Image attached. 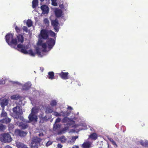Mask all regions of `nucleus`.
Instances as JSON below:
<instances>
[{"label": "nucleus", "instance_id": "a878e982", "mask_svg": "<svg viewBox=\"0 0 148 148\" xmlns=\"http://www.w3.org/2000/svg\"><path fill=\"white\" fill-rule=\"evenodd\" d=\"M11 98L12 99L17 100L21 98V97L18 95H16L11 96Z\"/></svg>", "mask_w": 148, "mask_h": 148}, {"label": "nucleus", "instance_id": "052dcab7", "mask_svg": "<svg viewBox=\"0 0 148 148\" xmlns=\"http://www.w3.org/2000/svg\"><path fill=\"white\" fill-rule=\"evenodd\" d=\"M68 109L70 110H72V108L71 106H68Z\"/></svg>", "mask_w": 148, "mask_h": 148}, {"label": "nucleus", "instance_id": "6e6d98bb", "mask_svg": "<svg viewBox=\"0 0 148 148\" xmlns=\"http://www.w3.org/2000/svg\"><path fill=\"white\" fill-rule=\"evenodd\" d=\"M62 146L60 144H58V148H62Z\"/></svg>", "mask_w": 148, "mask_h": 148}, {"label": "nucleus", "instance_id": "6ab92c4d", "mask_svg": "<svg viewBox=\"0 0 148 148\" xmlns=\"http://www.w3.org/2000/svg\"><path fill=\"white\" fill-rule=\"evenodd\" d=\"M16 145L18 148H28L26 145L22 143L17 142Z\"/></svg>", "mask_w": 148, "mask_h": 148}, {"label": "nucleus", "instance_id": "9b49d317", "mask_svg": "<svg viewBox=\"0 0 148 148\" xmlns=\"http://www.w3.org/2000/svg\"><path fill=\"white\" fill-rule=\"evenodd\" d=\"M40 8L43 14H47L49 11V8L48 7L45 5H42L40 7Z\"/></svg>", "mask_w": 148, "mask_h": 148}, {"label": "nucleus", "instance_id": "a18cd8bd", "mask_svg": "<svg viewBox=\"0 0 148 148\" xmlns=\"http://www.w3.org/2000/svg\"><path fill=\"white\" fill-rule=\"evenodd\" d=\"M52 143L53 142L51 141H49L46 144V146L47 147H48L51 145Z\"/></svg>", "mask_w": 148, "mask_h": 148}, {"label": "nucleus", "instance_id": "603ef678", "mask_svg": "<svg viewBox=\"0 0 148 148\" xmlns=\"http://www.w3.org/2000/svg\"><path fill=\"white\" fill-rule=\"evenodd\" d=\"M17 47L18 48L22 49V48H23V46L22 45L19 44L17 45Z\"/></svg>", "mask_w": 148, "mask_h": 148}, {"label": "nucleus", "instance_id": "0eeeda50", "mask_svg": "<svg viewBox=\"0 0 148 148\" xmlns=\"http://www.w3.org/2000/svg\"><path fill=\"white\" fill-rule=\"evenodd\" d=\"M48 48L50 49H52L55 44V40L52 38H49L46 42Z\"/></svg>", "mask_w": 148, "mask_h": 148}, {"label": "nucleus", "instance_id": "c03bdc74", "mask_svg": "<svg viewBox=\"0 0 148 148\" xmlns=\"http://www.w3.org/2000/svg\"><path fill=\"white\" fill-rule=\"evenodd\" d=\"M140 143L142 146L145 147L146 145V141H144L143 140H141L140 142Z\"/></svg>", "mask_w": 148, "mask_h": 148}, {"label": "nucleus", "instance_id": "680f3d73", "mask_svg": "<svg viewBox=\"0 0 148 148\" xmlns=\"http://www.w3.org/2000/svg\"><path fill=\"white\" fill-rule=\"evenodd\" d=\"M3 82H4V81H0V84H3Z\"/></svg>", "mask_w": 148, "mask_h": 148}, {"label": "nucleus", "instance_id": "f8f14e48", "mask_svg": "<svg viewBox=\"0 0 148 148\" xmlns=\"http://www.w3.org/2000/svg\"><path fill=\"white\" fill-rule=\"evenodd\" d=\"M40 121L39 123H43L45 122H47L48 121L47 117L46 116L43 117L42 115L39 116Z\"/></svg>", "mask_w": 148, "mask_h": 148}, {"label": "nucleus", "instance_id": "f03ea898", "mask_svg": "<svg viewBox=\"0 0 148 148\" xmlns=\"http://www.w3.org/2000/svg\"><path fill=\"white\" fill-rule=\"evenodd\" d=\"M12 138L8 133H4L0 135V140L4 143H9L11 141Z\"/></svg>", "mask_w": 148, "mask_h": 148}, {"label": "nucleus", "instance_id": "20e7f679", "mask_svg": "<svg viewBox=\"0 0 148 148\" xmlns=\"http://www.w3.org/2000/svg\"><path fill=\"white\" fill-rule=\"evenodd\" d=\"M41 140L42 139L41 138L37 137H33L31 144V147L34 148V147H38V145L39 144Z\"/></svg>", "mask_w": 148, "mask_h": 148}, {"label": "nucleus", "instance_id": "79ce46f5", "mask_svg": "<svg viewBox=\"0 0 148 148\" xmlns=\"http://www.w3.org/2000/svg\"><path fill=\"white\" fill-rule=\"evenodd\" d=\"M45 112L47 113H51L52 112L53 110L50 108H47Z\"/></svg>", "mask_w": 148, "mask_h": 148}, {"label": "nucleus", "instance_id": "de8ad7c7", "mask_svg": "<svg viewBox=\"0 0 148 148\" xmlns=\"http://www.w3.org/2000/svg\"><path fill=\"white\" fill-rule=\"evenodd\" d=\"M36 53L38 54V55H40L41 54V52L40 51V50L38 48H36Z\"/></svg>", "mask_w": 148, "mask_h": 148}, {"label": "nucleus", "instance_id": "423d86ee", "mask_svg": "<svg viewBox=\"0 0 148 148\" xmlns=\"http://www.w3.org/2000/svg\"><path fill=\"white\" fill-rule=\"evenodd\" d=\"M14 133L17 136L23 137L25 136L27 134V132L23 131L19 129H16L15 130Z\"/></svg>", "mask_w": 148, "mask_h": 148}, {"label": "nucleus", "instance_id": "5701e85b", "mask_svg": "<svg viewBox=\"0 0 148 148\" xmlns=\"http://www.w3.org/2000/svg\"><path fill=\"white\" fill-rule=\"evenodd\" d=\"M78 138V136H72V138L71 140L69 141V143L72 144H74L75 143V141Z\"/></svg>", "mask_w": 148, "mask_h": 148}, {"label": "nucleus", "instance_id": "6e6552de", "mask_svg": "<svg viewBox=\"0 0 148 148\" xmlns=\"http://www.w3.org/2000/svg\"><path fill=\"white\" fill-rule=\"evenodd\" d=\"M40 35L43 39H47L49 37V31L45 29H43L41 31Z\"/></svg>", "mask_w": 148, "mask_h": 148}, {"label": "nucleus", "instance_id": "f704fd0d", "mask_svg": "<svg viewBox=\"0 0 148 148\" xmlns=\"http://www.w3.org/2000/svg\"><path fill=\"white\" fill-rule=\"evenodd\" d=\"M27 51L28 54H29L32 56H34L35 55V53L34 52L32 49H30Z\"/></svg>", "mask_w": 148, "mask_h": 148}, {"label": "nucleus", "instance_id": "bf43d9fd", "mask_svg": "<svg viewBox=\"0 0 148 148\" xmlns=\"http://www.w3.org/2000/svg\"><path fill=\"white\" fill-rule=\"evenodd\" d=\"M5 148H12V147L9 145H7L5 147Z\"/></svg>", "mask_w": 148, "mask_h": 148}, {"label": "nucleus", "instance_id": "2f4dec72", "mask_svg": "<svg viewBox=\"0 0 148 148\" xmlns=\"http://www.w3.org/2000/svg\"><path fill=\"white\" fill-rule=\"evenodd\" d=\"M6 128V126L2 124H0V131H3Z\"/></svg>", "mask_w": 148, "mask_h": 148}, {"label": "nucleus", "instance_id": "13d9d810", "mask_svg": "<svg viewBox=\"0 0 148 148\" xmlns=\"http://www.w3.org/2000/svg\"><path fill=\"white\" fill-rule=\"evenodd\" d=\"M44 134L43 133H40L39 134L38 136H44Z\"/></svg>", "mask_w": 148, "mask_h": 148}, {"label": "nucleus", "instance_id": "bb28decb", "mask_svg": "<svg viewBox=\"0 0 148 148\" xmlns=\"http://www.w3.org/2000/svg\"><path fill=\"white\" fill-rule=\"evenodd\" d=\"M38 112V109L37 108L34 107L32 109V111L31 113H33L34 114H37Z\"/></svg>", "mask_w": 148, "mask_h": 148}, {"label": "nucleus", "instance_id": "473e14b6", "mask_svg": "<svg viewBox=\"0 0 148 148\" xmlns=\"http://www.w3.org/2000/svg\"><path fill=\"white\" fill-rule=\"evenodd\" d=\"M47 43H43L41 46L44 49L43 50V51L44 52H46V48H47Z\"/></svg>", "mask_w": 148, "mask_h": 148}, {"label": "nucleus", "instance_id": "7ed1b4c3", "mask_svg": "<svg viewBox=\"0 0 148 148\" xmlns=\"http://www.w3.org/2000/svg\"><path fill=\"white\" fill-rule=\"evenodd\" d=\"M12 111L14 114H15V118L16 119H18L20 116L23 114L22 109L18 106L13 108L12 109Z\"/></svg>", "mask_w": 148, "mask_h": 148}, {"label": "nucleus", "instance_id": "393cba45", "mask_svg": "<svg viewBox=\"0 0 148 148\" xmlns=\"http://www.w3.org/2000/svg\"><path fill=\"white\" fill-rule=\"evenodd\" d=\"M58 140L60 141L62 143H65L66 141V138L64 136H62L60 137L59 138Z\"/></svg>", "mask_w": 148, "mask_h": 148}, {"label": "nucleus", "instance_id": "c9c22d12", "mask_svg": "<svg viewBox=\"0 0 148 148\" xmlns=\"http://www.w3.org/2000/svg\"><path fill=\"white\" fill-rule=\"evenodd\" d=\"M49 34L51 37H54L56 36V34L51 30L49 31Z\"/></svg>", "mask_w": 148, "mask_h": 148}, {"label": "nucleus", "instance_id": "58836bf2", "mask_svg": "<svg viewBox=\"0 0 148 148\" xmlns=\"http://www.w3.org/2000/svg\"><path fill=\"white\" fill-rule=\"evenodd\" d=\"M51 4L52 5L54 6H57V3L56 2V0H51Z\"/></svg>", "mask_w": 148, "mask_h": 148}, {"label": "nucleus", "instance_id": "f3484780", "mask_svg": "<svg viewBox=\"0 0 148 148\" xmlns=\"http://www.w3.org/2000/svg\"><path fill=\"white\" fill-rule=\"evenodd\" d=\"M19 126L21 127L22 129L24 130L27 128L28 127L29 125L26 123H23L21 122L19 123Z\"/></svg>", "mask_w": 148, "mask_h": 148}, {"label": "nucleus", "instance_id": "4c0bfd02", "mask_svg": "<svg viewBox=\"0 0 148 148\" xmlns=\"http://www.w3.org/2000/svg\"><path fill=\"white\" fill-rule=\"evenodd\" d=\"M108 140L112 143V144L113 145H116V147L117 146L115 142L113 140L112 138H108Z\"/></svg>", "mask_w": 148, "mask_h": 148}, {"label": "nucleus", "instance_id": "9d476101", "mask_svg": "<svg viewBox=\"0 0 148 148\" xmlns=\"http://www.w3.org/2000/svg\"><path fill=\"white\" fill-rule=\"evenodd\" d=\"M60 77L62 79H69V73L68 72H62L58 74Z\"/></svg>", "mask_w": 148, "mask_h": 148}, {"label": "nucleus", "instance_id": "49530a36", "mask_svg": "<svg viewBox=\"0 0 148 148\" xmlns=\"http://www.w3.org/2000/svg\"><path fill=\"white\" fill-rule=\"evenodd\" d=\"M23 30L26 32H28V30L27 27L26 26H24L23 28Z\"/></svg>", "mask_w": 148, "mask_h": 148}, {"label": "nucleus", "instance_id": "4468645a", "mask_svg": "<svg viewBox=\"0 0 148 148\" xmlns=\"http://www.w3.org/2000/svg\"><path fill=\"white\" fill-rule=\"evenodd\" d=\"M17 43H22L24 41V38L23 35L21 34H18L17 35Z\"/></svg>", "mask_w": 148, "mask_h": 148}, {"label": "nucleus", "instance_id": "4be33fe9", "mask_svg": "<svg viewBox=\"0 0 148 148\" xmlns=\"http://www.w3.org/2000/svg\"><path fill=\"white\" fill-rule=\"evenodd\" d=\"M48 78L51 79H54V74L53 72H49L48 73Z\"/></svg>", "mask_w": 148, "mask_h": 148}, {"label": "nucleus", "instance_id": "39448f33", "mask_svg": "<svg viewBox=\"0 0 148 148\" xmlns=\"http://www.w3.org/2000/svg\"><path fill=\"white\" fill-rule=\"evenodd\" d=\"M51 25L53 27L56 32H58L59 29V21L57 18L52 20L51 21Z\"/></svg>", "mask_w": 148, "mask_h": 148}, {"label": "nucleus", "instance_id": "37998d69", "mask_svg": "<svg viewBox=\"0 0 148 148\" xmlns=\"http://www.w3.org/2000/svg\"><path fill=\"white\" fill-rule=\"evenodd\" d=\"M21 52L25 54H28V51L25 49L23 48L21 49Z\"/></svg>", "mask_w": 148, "mask_h": 148}, {"label": "nucleus", "instance_id": "e433bc0d", "mask_svg": "<svg viewBox=\"0 0 148 148\" xmlns=\"http://www.w3.org/2000/svg\"><path fill=\"white\" fill-rule=\"evenodd\" d=\"M67 129L66 127H64V128H63L62 130L59 131L58 133V134H62L64 132L67 130Z\"/></svg>", "mask_w": 148, "mask_h": 148}, {"label": "nucleus", "instance_id": "aec40b11", "mask_svg": "<svg viewBox=\"0 0 148 148\" xmlns=\"http://www.w3.org/2000/svg\"><path fill=\"white\" fill-rule=\"evenodd\" d=\"M11 119L8 117H6L5 119H1L0 121V122L5 124H8L11 121Z\"/></svg>", "mask_w": 148, "mask_h": 148}, {"label": "nucleus", "instance_id": "5fc2aeb1", "mask_svg": "<svg viewBox=\"0 0 148 148\" xmlns=\"http://www.w3.org/2000/svg\"><path fill=\"white\" fill-rule=\"evenodd\" d=\"M60 7L62 9H64V6L63 4H60L59 5Z\"/></svg>", "mask_w": 148, "mask_h": 148}, {"label": "nucleus", "instance_id": "3c124183", "mask_svg": "<svg viewBox=\"0 0 148 148\" xmlns=\"http://www.w3.org/2000/svg\"><path fill=\"white\" fill-rule=\"evenodd\" d=\"M38 45L41 46L43 44L42 41V40H39L38 42Z\"/></svg>", "mask_w": 148, "mask_h": 148}, {"label": "nucleus", "instance_id": "a19ab883", "mask_svg": "<svg viewBox=\"0 0 148 148\" xmlns=\"http://www.w3.org/2000/svg\"><path fill=\"white\" fill-rule=\"evenodd\" d=\"M15 29L16 32L18 33L20 32L22 30L21 28L18 27L17 26H16Z\"/></svg>", "mask_w": 148, "mask_h": 148}, {"label": "nucleus", "instance_id": "b1692460", "mask_svg": "<svg viewBox=\"0 0 148 148\" xmlns=\"http://www.w3.org/2000/svg\"><path fill=\"white\" fill-rule=\"evenodd\" d=\"M38 0H33L32 2V7L33 8H35L38 6Z\"/></svg>", "mask_w": 148, "mask_h": 148}, {"label": "nucleus", "instance_id": "ddd939ff", "mask_svg": "<svg viewBox=\"0 0 148 148\" xmlns=\"http://www.w3.org/2000/svg\"><path fill=\"white\" fill-rule=\"evenodd\" d=\"M55 14L57 18L61 17L63 15V12L61 9H56L55 11Z\"/></svg>", "mask_w": 148, "mask_h": 148}, {"label": "nucleus", "instance_id": "ea45409f", "mask_svg": "<svg viewBox=\"0 0 148 148\" xmlns=\"http://www.w3.org/2000/svg\"><path fill=\"white\" fill-rule=\"evenodd\" d=\"M44 23L46 26H48L49 25V22L47 18H45L44 20Z\"/></svg>", "mask_w": 148, "mask_h": 148}, {"label": "nucleus", "instance_id": "09e8293b", "mask_svg": "<svg viewBox=\"0 0 148 148\" xmlns=\"http://www.w3.org/2000/svg\"><path fill=\"white\" fill-rule=\"evenodd\" d=\"M54 115L56 116H61V115L56 112H54Z\"/></svg>", "mask_w": 148, "mask_h": 148}, {"label": "nucleus", "instance_id": "dca6fc26", "mask_svg": "<svg viewBox=\"0 0 148 148\" xmlns=\"http://www.w3.org/2000/svg\"><path fill=\"white\" fill-rule=\"evenodd\" d=\"M31 84L29 82L25 83L23 86V89L27 90L29 89L31 87Z\"/></svg>", "mask_w": 148, "mask_h": 148}, {"label": "nucleus", "instance_id": "2eb2a0df", "mask_svg": "<svg viewBox=\"0 0 148 148\" xmlns=\"http://www.w3.org/2000/svg\"><path fill=\"white\" fill-rule=\"evenodd\" d=\"M92 143L89 141L84 142L82 144V146L83 148H90L91 147Z\"/></svg>", "mask_w": 148, "mask_h": 148}, {"label": "nucleus", "instance_id": "4d7b16f0", "mask_svg": "<svg viewBox=\"0 0 148 148\" xmlns=\"http://www.w3.org/2000/svg\"><path fill=\"white\" fill-rule=\"evenodd\" d=\"M145 147H148V141H146Z\"/></svg>", "mask_w": 148, "mask_h": 148}, {"label": "nucleus", "instance_id": "c756f323", "mask_svg": "<svg viewBox=\"0 0 148 148\" xmlns=\"http://www.w3.org/2000/svg\"><path fill=\"white\" fill-rule=\"evenodd\" d=\"M7 113L4 111V109H3L2 112L1 114V117H7Z\"/></svg>", "mask_w": 148, "mask_h": 148}, {"label": "nucleus", "instance_id": "cd10ccee", "mask_svg": "<svg viewBox=\"0 0 148 148\" xmlns=\"http://www.w3.org/2000/svg\"><path fill=\"white\" fill-rule=\"evenodd\" d=\"M72 121L70 118L67 117H64L62 120V121L63 123H66L68 122H69Z\"/></svg>", "mask_w": 148, "mask_h": 148}, {"label": "nucleus", "instance_id": "864d4df0", "mask_svg": "<svg viewBox=\"0 0 148 148\" xmlns=\"http://www.w3.org/2000/svg\"><path fill=\"white\" fill-rule=\"evenodd\" d=\"M61 121V119L60 118H58L56 120L55 123L60 122Z\"/></svg>", "mask_w": 148, "mask_h": 148}, {"label": "nucleus", "instance_id": "412c9836", "mask_svg": "<svg viewBox=\"0 0 148 148\" xmlns=\"http://www.w3.org/2000/svg\"><path fill=\"white\" fill-rule=\"evenodd\" d=\"M8 104V100L6 99H4L1 102V105L2 106H5Z\"/></svg>", "mask_w": 148, "mask_h": 148}, {"label": "nucleus", "instance_id": "a211bd4d", "mask_svg": "<svg viewBox=\"0 0 148 148\" xmlns=\"http://www.w3.org/2000/svg\"><path fill=\"white\" fill-rule=\"evenodd\" d=\"M97 135L95 133H93L91 134L89 136V138H90L92 140H95L97 138Z\"/></svg>", "mask_w": 148, "mask_h": 148}, {"label": "nucleus", "instance_id": "0e129e2a", "mask_svg": "<svg viewBox=\"0 0 148 148\" xmlns=\"http://www.w3.org/2000/svg\"><path fill=\"white\" fill-rule=\"evenodd\" d=\"M34 148H38V147H34Z\"/></svg>", "mask_w": 148, "mask_h": 148}, {"label": "nucleus", "instance_id": "7c9ffc66", "mask_svg": "<svg viewBox=\"0 0 148 148\" xmlns=\"http://www.w3.org/2000/svg\"><path fill=\"white\" fill-rule=\"evenodd\" d=\"M57 103L56 101L55 100H53L51 101L50 105L51 106L53 107L56 106L57 105Z\"/></svg>", "mask_w": 148, "mask_h": 148}, {"label": "nucleus", "instance_id": "c85d7f7f", "mask_svg": "<svg viewBox=\"0 0 148 148\" xmlns=\"http://www.w3.org/2000/svg\"><path fill=\"white\" fill-rule=\"evenodd\" d=\"M26 24L27 26L29 27L32 25L33 23L31 20L28 19L27 21Z\"/></svg>", "mask_w": 148, "mask_h": 148}, {"label": "nucleus", "instance_id": "8fccbe9b", "mask_svg": "<svg viewBox=\"0 0 148 148\" xmlns=\"http://www.w3.org/2000/svg\"><path fill=\"white\" fill-rule=\"evenodd\" d=\"M61 113H62V115L63 116H68L69 115V114L68 113L63 112H62Z\"/></svg>", "mask_w": 148, "mask_h": 148}, {"label": "nucleus", "instance_id": "f257e3e1", "mask_svg": "<svg viewBox=\"0 0 148 148\" xmlns=\"http://www.w3.org/2000/svg\"><path fill=\"white\" fill-rule=\"evenodd\" d=\"M12 34L8 33L5 36L6 42L10 46L12 45H17V40L16 38H13Z\"/></svg>", "mask_w": 148, "mask_h": 148}, {"label": "nucleus", "instance_id": "72a5a7b5", "mask_svg": "<svg viewBox=\"0 0 148 148\" xmlns=\"http://www.w3.org/2000/svg\"><path fill=\"white\" fill-rule=\"evenodd\" d=\"M61 125L58 124H55L53 125V129L54 130H56L60 128Z\"/></svg>", "mask_w": 148, "mask_h": 148}, {"label": "nucleus", "instance_id": "e2e57ef3", "mask_svg": "<svg viewBox=\"0 0 148 148\" xmlns=\"http://www.w3.org/2000/svg\"><path fill=\"white\" fill-rule=\"evenodd\" d=\"M73 148H79V147L77 146H75V147H73Z\"/></svg>", "mask_w": 148, "mask_h": 148}, {"label": "nucleus", "instance_id": "1a4fd4ad", "mask_svg": "<svg viewBox=\"0 0 148 148\" xmlns=\"http://www.w3.org/2000/svg\"><path fill=\"white\" fill-rule=\"evenodd\" d=\"M29 120L30 122H37V117L36 115L33 113H31L28 116Z\"/></svg>", "mask_w": 148, "mask_h": 148}]
</instances>
